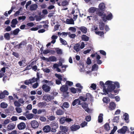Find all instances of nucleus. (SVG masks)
Masks as SVG:
<instances>
[{"instance_id": "1", "label": "nucleus", "mask_w": 134, "mask_h": 134, "mask_svg": "<svg viewBox=\"0 0 134 134\" xmlns=\"http://www.w3.org/2000/svg\"><path fill=\"white\" fill-rule=\"evenodd\" d=\"M105 85H108L107 88L108 91L109 92H111L113 91L115 88V85L118 88L120 87L119 83L117 82H114L110 81H108L105 83Z\"/></svg>"}, {"instance_id": "2", "label": "nucleus", "mask_w": 134, "mask_h": 134, "mask_svg": "<svg viewBox=\"0 0 134 134\" xmlns=\"http://www.w3.org/2000/svg\"><path fill=\"white\" fill-rule=\"evenodd\" d=\"M54 99L53 96H51L48 94H46L43 95L42 99L47 102L50 101Z\"/></svg>"}, {"instance_id": "3", "label": "nucleus", "mask_w": 134, "mask_h": 134, "mask_svg": "<svg viewBox=\"0 0 134 134\" xmlns=\"http://www.w3.org/2000/svg\"><path fill=\"white\" fill-rule=\"evenodd\" d=\"M30 124L32 127L34 129L38 128L39 125L38 122L36 120L31 121L30 122Z\"/></svg>"}, {"instance_id": "4", "label": "nucleus", "mask_w": 134, "mask_h": 134, "mask_svg": "<svg viewBox=\"0 0 134 134\" xmlns=\"http://www.w3.org/2000/svg\"><path fill=\"white\" fill-rule=\"evenodd\" d=\"M36 75L37 77L36 78L35 77H33L32 79H29V81L31 83H32L35 82H37L38 80L39 79L40 77L39 73H37Z\"/></svg>"}, {"instance_id": "5", "label": "nucleus", "mask_w": 134, "mask_h": 134, "mask_svg": "<svg viewBox=\"0 0 134 134\" xmlns=\"http://www.w3.org/2000/svg\"><path fill=\"white\" fill-rule=\"evenodd\" d=\"M82 107L87 112L90 113L91 111V110L89 109L88 108V104L85 103H82L81 104Z\"/></svg>"}, {"instance_id": "6", "label": "nucleus", "mask_w": 134, "mask_h": 134, "mask_svg": "<svg viewBox=\"0 0 134 134\" xmlns=\"http://www.w3.org/2000/svg\"><path fill=\"white\" fill-rule=\"evenodd\" d=\"M100 85L102 87H103V92L104 93H102L103 94H104L105 95H106L107 94H108V92H109L108 91V90H107L105 89V87H104V85H105V84H104V83L102 81H100Z\"/></svg>"}, {"instance_id": "7", "label": "nucleus", "mask_w": 134, "mask_h": 134, "mask_svg": "<svg viewBox=\"0 0 134 134\" xmlns=\"http://www.w3.org/2000/svg\"><path fill=\"white\" fill-rule=\"evenodd\" d=\"M17 127L19 130H22L25 128L26 125L25 123L21 122L18 125Z\"/></svg>"}, {"instance_id": "8", "label": "nucleus", "mask_w": 134, "mask_h": 134, "mask_svg": "<svg viewBox=\"0 0 134 134\" xmlns=\"http://www.w3.org/2000/svg\"><path fill=\"white\" fill-rule=\"evenodd\" d=\"M68 89V87L66 85H64L62 86L60 88V90L64 93L66 92Z\"/></svg>"}, {"instance_id": "9", "label": "nucleus", "mask_w": 134, "mask_h": 134, "mask_svg": "<svg viewBox=\"0 0 134 134\" xmlns=\"http://www.w3.org/2000/svg\"><path fill=\"white\" fill-rule=\"evenodd\" d=\"M127 127L126 126H123L121 129L118 130L117 132H118L121 134H124L127 131Z\"/></svg>"}, {"instance_id": "10", "label": "nucleus", "mask_w": 134, "mask_h": 134, "mask_svg": "<svg viewBox=\"0 0 134 134\" xmlns=\"http://www.w3.org/2000/svg\"><path fill=\"white\" fill-rule=\"evenodd\" d=\"M42 88L46 92H49L50 90V87L46 84L43 85L42 86Z\"/></svg>"}, {"instance_id": "11", "label": "nucleus", "mask_w": 134, "mask_h": 134, "mask_svg": "<svg viewBox=\"0 0 134 134\" xmlns=\"http://www.w3.org/2000/svg\"><path fill=\"white\" fill-rule=\"evenodd\" d=\"M80 127L79 125H73L71 127L70 129L72 131H75L79 129Z\"/></svg>"}, {"instance_id": "12", "label": "nucleus", "mask_w": 134, "mask_h": 134, "mask_svg": "<svg viewBox=\"0 0 134 134\" xmlns=\"http://www.w3.org/2000/svg\"><path fill=\"white\" fill-rule=\"evenodd\" d=\"M55 113L57 115H62L64 114V112L60 109H57Z\"/></svg>"}, {"instance_id": "13", "label": "nucleus", "mask_w": 134, "mask_h": 134, "mask_svg": "<svg viewBox=\"0 0 134 134\" xmlns=\"http://www.w3.org/2000/svg\"><path fill=\"white\" fill-rule=\"evenodd\" d=\"M51 130V127L49 126L48 125L46 126L43 128V131L46 133L49 132Z\"/></svg>"}, {"instance_id": "14", "label": "nucleus", "mask_w": 134, "mask_h": 134, "mask_svg": "<svg viewBox=\"0 0 134 134\" xmlns=\"http://www.w3.org/2000/svg\"><path fill=\"white\" fill-rule=\"evenodd\" d=\"M24 115L26 116V118L28 120H30L32 119L34 116V115L32 114H27L26 113Z\"/></svg>"}, {"instance_id": "15", "label": "nucleus", "mask_w": 134, "mask_h": 134, "mask_svg": "<svg viewBox=\"0 0 134 134\" xmlns=\"http://www.w3.org/2000/svg\"><path fill=\"white\" fill-rule=\"evenodd\" d=\"M60 130H61L60 131H62L65 132V134H66V132L68 131V129L66 126H60Z\"/></svg>"}, {"instance_id": "16", "label": "nucleus", "mask_w": 134, "mask_h": 134, "mask_svg": "<svg viewBox=\"0 0 134 134\" xmlns=\"http://www.w3.org/2000/svg\"><path fill=\"white\" fill-rule=\"evenodd\" d=\"M57 61V58L54 56H52L50 57L48 59H47V62L51 61L52 62H56Z\"/></svg>"}, {"instance_id": "17", "label": "nucleus", "mask_w": 134, "mask_h": 134, "mask_svg": "<svg viewBox=\"0 0 134 134\" xmlns=\"http://www.w3.org/2000/svg\"><path fill=\"white\" fill-rule=\"evenodd\" d=\"M15 126L14 124L11 123L7 126V129L8 130H12L15 128Z\"/></svg>"}, {"instance_id": "18", "label": "nucleus", "mask_w": 134, "mask_h": 134, "mask_svg": "<svg viewBox=\"0 0 134 134\" xmlns=\"http://www.w3.org/2000/svg\"><path fill=\"white\" fill-rule=\"evenodd\" d=\"M80 44L79 43L76 44L74 46V49L77 52H78L80 50L81 48L80 47Z\"/></svg>"}, {"instance_id": "19", "label": "nucleus", "mask_w": 134, "mask_h": 134, "mask_svg": "<svg viewBox=\"0 0 134 134\" xmlns=\"http://www.w3.org/2000/svg\"><path fill=\"white\" fill-rule=\"evenodd\" d=\"M116 107L115 104L113 102H110L109 104V108L110 110H112L114 109Z\"/></svg>"}, {"instance_id": "20", "label": "nucleus", "mask_w": 134, "mask_h": 134, "mask_svg": "<svg viewBox=\"0 0 134 134\" xmlns=\"http://www.w3.org/2000/svg\"><path fill=\"white\" fill-rule=\"evenodd\" d=\"M77 27L84 33L85 34L87 32V29L85 26H82L79 27Z\"/></svg>"}, {"instance_id": "21", "label": "nucleus", "mask_w": 134, "mask_h": 134, "mask_svg": "<svg viewBox=\"0 0 134 134\" xmlns=\"http://www.w3.org/2000/svg\"><path fill=\"white\" fill-rule=\"evenodd\" d=\"M77 104H78V105H80L81 104V101L79 98L74 100L72 104V105L73 106Z\"/></svg>"}, {"instance_id": "22", "label": "nucleus", "mask_w": 134, "mask_h": 134, "mask_svg": "<svg viewBox=\"0 0 134 134\" xmlns=\"http://www.w3.org/2000/svg\"><path fill=\"white\" fill-rule=\"evenodd\" d=\"M65 23L67 24L73 25L74 24V21L72 19H67L66 20Z\"/></svg>"}, {"instance_id": "23", "label": "nucleus", "mask_w": 134, "mask_h": 134, "mask_svg": "<svg viewBox=\"0 0 134 134\" xmlns=\"http://www.w3.org/2000/svg\"><path fill=\"white\" fill-rule=\"evenodd\" d=\"M42 82L44 83H47L49 86L52 85L54 84V83L52 81H49L46 79H44L42 81Z\"/></svg>"}, {"instance_id": "24", "label": "nucleus", "mask_w": 134, "mask_h": 134, "mask_svg": "<svg viewBox=\"0 0 134 134\" xmlns=\"http://www.w3.org/2000/svg\"><path fill=\"white\" fill-rule=\"evenodd\" d=\"M47 105V103L45 102H39L37 104L38 106L40 108L46 106Z\"/></svg>"}, {"instance_id": "25", "label": "nucleus", "mask_w": 134, "mask_h": 134, "mask_svg": "<svg viewBox=\"0 0 134 134\" xmlns=\"http://www.w3.org/2000/svg\"><path fill=\"white\" fill-rule=\"evenodd\" d=\"M38 7V6L36 4H33L30 6V9L31 10H36Z\"/></svg>"}, {"instance_id": "26", "label": "nucleus", "mask_w": 134, "mask_h": 134, "mask_svg": "<svg viewBox=\"0 0 134 134\" xmlns=\"http://www.w3.org/2000/svg\"><path fill=\"white\" fill-rule=\"evenodd\" d=\"M99 9L101 10H103L105 8V4L103 3H101L99 4L98 6Z\"/></svg>"}, {"instance_id": "27", "label": "nucleus", "mask_w": 134, "mask_h": 134, "mask_svg": "<svg viewBox=\"0 0 134 134\" xmlns=\"http://www.w3.org/2000/svg\"><path fill=\"white\" fill-rule=\"evenodd\" d=\"M50 125L51 127H54V128H57L58 126V124L55 121L52 122L51 123Z\"/></svg>"}, {"instance_id": "28", "label": "nucleus", "mask_w": 134, "mask_h": 134, "mask_svg": "<svg viewBox=\"0 0 134 134\" xmlns=\"http://www.w3.org/2000/svg\"><path fill=\"white\" fill-rule=\"evenodd\" d=\"M98 15L102 17V18H103L104 21H106V19L105 18V17H106L105 14H104L103 13L100 12L98 14Z\"/></svg>"}, {"instance_id": "29", "label": "nucleus", "mask_w": 134, "mask_h": 134, "mask_svg": "<svg viewBox=\"0 0 134 134\" xmlns=\"http://www.w3.org/2000/svg\"><path fill=\"white\" fill-rule=\"evenodd\" d=\"M20 30L19 28H17L15 30L11 32V34H13L14 35H17L19 33Z\"/></svg>"}, {"instance_id": "30", "label": "nucleus", "mask_w": 134, "mask_h": 134, "mask_svg": "<svg viewBox=\"0 0 134 134\" xmlns=\"http://www.w3.org/2000/svg\"><path fill=\"white\" fill-rule=\"evenodd\" d=\"M96 10V8L95 7H92L90 8L88 11L90 13H93Z\"/></svg>"}, {"instance_id": "31", "label": "nucleus", "mask_w": 134, "mask_h": 134, "mask_svg": "<svg viewBox=\"0 0 134 134\" xmlns=\"http://www.w3.org/2000/svg\"><path fill=\"white\" fill-rule=\"evenodd\" d=\"M69 107V103L68 102H64L63 105V106L61 107L63 108L64 109L63 107H64V108H68Z\"/></svg>"}, {"instance_id": "32", "label": "nucleus", "mask_w": 134, "mask_h": 134, "mask_svg": "<svg viewBox=\"0 0 134 134\" xmlns=\"http://www.w3.org/2000/svg\"><path fill=\"white\" fill-rule=\"evenodd\" d=\"M58 38V36L55 35H53L51 37V38L53 40L51 41L52 43L54 44L56 42V40Z\"/></svg>"}, {"instance_id": "33", "label": "nucleus", "mask_w": 134, "mask_h": 134, "mask_svg": "<svg viewBox=\"0 0 134 134\" xmlns=\"http://www.w3.org/2000/svg\"><path fill=\"white\" fill-rule=\"evenodd\" d=\"M103 115L102 114H100L98 117V121L99 123H101L103 121Z\"/></svg>"}, {"instance_id": "34", "label": "nucleus", "mask_w": 134, "mask_h": 134, "mask_svg": "<svg viewBox=\"0 0 134 134\" xmlns=\"http://www.w3.org/2000/svg\"><path fill=\"white\" fill-rule=\"evenodd\" d=\"M8 105L5 102H2L1 104V107L3 108H5L7 107Z\"/></svg>"}, {"instance_id": "35", "label": "nucleus", "mask_w": 134, "mask_h": 134, "mask_svg": "<svg viewBox=\"0 0 134 134\" xmlns=\"http://www.w3.org/2000/svg\"><path fill=\"white\" fill-rule=\"evenodd\" d=\"M66 121V118L64 117H63L61 118L60 119V123L61 124H64L65 122Z\"/></svg>"}, {"instance_id": "36", "label": "nucleus", "mask_w": 134, "mask_h": 134, "mask_svg": "<svg viewBox=\"0 0 134 134\" xmlns=\"http://www.w3.org/2000/svg\"><path fill=\"white\" fill-rule=\"evenodd\" d=\"M82 40L85 41H87L89 40V38L86 35H83L82 36Z\"/></svg>"}, {"instance_id": "37", "label": "nucleus", "mask_w": 134, "mask_h": 134, "mask_svg": "<svg viewBox=\"0 0 134 134\" xmlns=\"http://www.w3.org/2000/svg\"><path fill=\"white\" fill-rule=\"evenodd\" d=\"M10 120L8 119H7L5 120L3 123V126H5L7 124L10 122Z\"/></svg>"}, {"instance_id": "38", "label": "nucleus", "mask_w": 134, "mask_h": 134, "mask_svg": "<svg viewBox=\"0 0 134 134\" xmlns=\"http://www.w3.org/2000/svg\"><path fill=\"white\" fill-rule=\"evenodd\" d=\"M4 37L7 40H9L10 39V35L8 33H5L4 35Z\"/></svg>"}, {"instance_id": "39", "label": "nucleus", "mask_w": 134, "mask_h": 134, "mask_svg": "<svg viewBox=\"0 0 134 134\" xmlns=\"http://www.w3.org/2000/svg\"><path fill=\"white\" fill-rule=\"evenodd\" d=\"M104 102L106 103H108L109 102V98L107 97H105L103 98V100Z\"/></svg>"}, {"instance_id": "40", "label": "nucleus", "mask_w": 134, "mask_h": 134, "mask_svg": "<svg viewBox=\"0 0 134 134\" xmlns=\"http://www.w3.org/2000/svg\"><path fill=\"white\" fill-rule=\"evenodd\" d=\"M104 128L107 131H108L110 130V127L108 123H106L104 125Z\"/></svg>"}, {"instance_id": "41", "label": "nucleus", "mask_w": 134, "mask_h": 134, "mask_svg": "<svg viewBox=\"0 0 134 134\" xmlns=\"http://www.w3.org/2000/svg\"><path fill=\"white\" fill-rule=\"evenodd\" d=\"M66 121L69 123L73 121V120L70 118H68L67 116L66 117Z\"/></svg>"}, {"instance_id": "42", "label": "nucleus", "mask_w": 134, "mask_h": 134, "mask_svg": "<svg viewBox=\"0 0 134 134\" xmlns=\"http://www.w3.org/2000/svg\"><path fill=\"white\" fill-rule=\"evenodd\" d=\"M15 110L18 113H21L22 111L21 108L19 107H17L15 108Z\"/></svg>"}, {"instance_id": "43", "label": "nucleus", "mask_w": 134, "mask_h": 134, "mask_svg": "<svg viewBox=\"0 0 134 134\" xmlns=\"http://www.w3.org/2000/svg\"><path fill=\"white\" fill-rule=\"evenodd\" d=\"M123 117L125 120H127L129 119V115L126 113H125L124 114Z\"/></svg>"}, {"instance_id": "44", "label": "nucleus", "mask_w": 134, "mask_h": 134, "mask_svg": "<svg viewBox=\"0 0 134 134\" xmlns=\"http://www.w3.org/2000/svg\"><path fill=\"white\" fill-rule=\"evenodd\" d=\"M117 129V128L116 126H114V127L113 129L112 130L110 133V134H114V132L116 131Z\"/></svg>"}, {"instance_id": "45", "label": "nucleus", "mask_w": 134, "mask_h": 134, "mask_svg": "<svg viewBox=\"0 0 134 134\" xmlns=\"http://www.w3.org/2000/svg\"><path fill=\"white\" fill-rule=\"evenodd\" d=\"M98 69V66L96 64H94L92 66V70L93 71L96 70Z\"/></svg>"}, {"instance_id": "46", "label": "nucleus", "mask_w": 134, "mask_h": 134, "mask_svg": "<svg viewBox=\"0 0 134 134\" xmlns=\"http://www.w3.org/2000/svg\"><path fill=\"white\" fill-rule=\"evenodd\" d=\"M60 41L61 43H62L63 44L66 45L67 43L62 38H60Z\"/></svg>"}, {"instance_id": "47", "label": "nucleus", "mask_w": 134, "mask_h": 134, "mask_svg": "<svg viewBox=\"0 0 134 134\" xmlns=\"http://www.w3.org/2000/svg\"><path fill=\"white\" fill-rule=\"evenodd\" d=\"M14 104L15 106L19 107L21 106V104L18 101H15L14 102Z\"/></svg>"}, {"instance_id": "48", "label": "nucleus", "mask_w": 134, "mask_h": 134, "mask_svg": "<svg viewBox=\"0 0 134 134\" xmlns=\"http://www.w3.org/2000/svg\"><path fill=\"white\" fill-rule=\"evenodd\" d=\"M105 19L107 20H110L112 18V15L111 14H110L108 15L107 16H106V17H105Z\"/></svg>"}, {"instance_id": "49", "label": "nucleus", "mask_w": 134, "mask_h": 134, "mask_svg": "<svg viewBox=\"0 0 134 134\" xmlns=\"http://www.w3.org/2000/svg\"><path fill=\"white\" fill-rule=\"evenodd\" d=\"M90 88L93 90H95L96 89V85L94 83H92L91 84Z\"/></svg>"}, {"instance_id": "50", "label": "nucleus", "mask_w": 134, "mask_h": 134, "mask_svg": "<svg viewBox=\"0 0 134 134\" xmlns=\"http://www.w3.org/2000/svg\"><path fill=\"white\" fill-rule=\"evenodd\" d=\"M26 43L25 42L22 41L19 44V48H20L22 47L21 46L25 45Z\"/></svg>"}, {"instance_id": "51", "label": "nucleus", "mask_w": 134, "mask_h": 134, "mask_svg": "<svg viewBox=\"0 0 134 134\" xmlns=\"http://www.w3.org/2000/svg\"><path fill=\"white\" fill-rule=\"evenodd\" d=\"M104 25L103 23H100L99 28L101 30H103L104 28Z\"/></svg>"}, {"instance_id": "52", "label": "nucleus", "mask_w": 134, "mask_h": 134, "mask_svg": "<svg viewBox=\"0 0 134 134\" xmlns=\"http://www.w3.org/2000/svg\"><path fill=\"white\" fill-rule=\"evenodd\" d=\"M69 30L73 32H75L76 31V29L75 27H70L69 28Z\"/></svg>"}, {"instance_id": "53", "label": "nucleus", "mask_w": 134, "mask_h": 134, "mask_svg": "<svg viewBox=\"0 0 134 134\" xmlns=\"http://www.w3.org/2000/svg\"><path fill=\"white\" fill-rule=\"evenodd\" d=\"M71 91L74 93H76L77 92V90L74 87H72L70 89Z\"/></svg>"}, {"instance_id": "54", "label": "nucleus", "mask_w": 134, "mask_h": 134, "mask_svg": "<svg viewBox=\"0 0 134 134\" xmlns=\"http://www.w3.org/2000/svg\"><path fill=\"white\" fill-rule=\"evenodd\" d=\"M25 61V60H23L21 61H19L18 62V64L20 66H23V65L24 64Z\"/></svg>"}, {"instance_id": "55", "label": "nucleus", "mask_w": 134, "mask_h": 134, "mask_svg": "<svg viewBox=\"0 0 134 134\" xmlns=\"http://www.w3.org/2000/svg\"><path fill=\"white\" fill-rule=\"evenodd\" d=\"M55 76L58 79V80H62V76L58 74H55Z\"/></svg>"}, {"instance_id": "56", "label": "nucleus", "mask_w": 134, "mask_h": 134, "mask_svg": "<svg viewBox=\"0 0 134 134\" xmlns=\"http://www.w3.org/2000/svg\"><path fill=\"white\" fill-rule=\"evenodd\" d=\"M61 4L63 6H65L68 4V2L66 1H64L62 2Z\"/></svg>"}, {"instance_id": "57", "label": "nucleus", "mask_w": 134, "mask_h": 134, "mask_svg": "<svg viewBox=\"0 0 134 134\" xmlns=\"http://www.w3.org/2000/svg\"><path fill=\"white\" fill-rule=\"evenodd\" d=\"M42 70L43 71L47 73L50 72L51 71V70L50 69L47 68H43Z\"/></svg>"}, {"instance_id": "58", "label": "nucleus", "mask_w": 134, "mask_h": 134, "mask_svg": "<svg viewBox=\"0 0 134 134\" xmlns=\"http://www.w3.org/2000/svg\"><path fill=\"white\" fill-rule=\"evenodd\" d=\"M68 67V65H62L61 68L63 69L62 70L63 71H66V69Z\"/></svg>"}, {"instance_id": "59", "label": "nucleus", "mask_w": 134, "mask_h": 134, "mask_svg": "<svg viewBox=\"0 0 134 134\" xmlns=\"http://www.w3.org/2000/svg\"><path fill=\"white\" fill-rule=\"evenodd\" d=\"M48 119L50 121H53L55 119V117L53 116H49L48 117Z\"/></svg>"}, {"instance_id": "60", "label": "nucleus", "mask_w": 134, "mask_h": 134, "mask_svg": "<svg viewBox=\"0 0 134 134\" xmlns=\"http://www.w3.org/2000/svg\"><path fill=\"white\" fill-rule=\"evenodd\" d=\"M18 21L17 19H13L11 22L12 24H13L16 25L18 23Z\"/></svg>"}, {"instance_id": "61", "label": "nucleus", "mask_w": 134, "mask_h": 134, "mask_svg": "<svg viewBox=\"0 0 134 134\" xmlns=\"http://www.w3.org/2000/svg\"><path fill=\"white\" fill-rule=\"evenodd\" d=\"M95 33L96 34L98 35H99L100 36H102L104 34V33L102 31H100V32L96 31Z\"/></svg>"}, {"instance_id": "62", "label": "nucleus", "mask_w": 134, "mask_h": 134, "mask_svg": "<svg viewBox=\"0 0 134 134\" xmlns=\"http://www.w3.org/2000/svg\"><path fill=\"white\" fill-rule=\"evenodd\" d=\"M56 52L58 54H62V51L61 49H58L56 51Z\"/></svg>"}, {"instance_id": "63", "label": "nucleus", "mask_w": 134, "mask_h": 134, "mask_svg": "<svg viewBox=\"0 0 134 134\" xmlns=\"http://www.w3.org/2000/svg\"><path fill=\"white\" fill-rule=\"evenodd\" d=\"M87 123L85 121H84L82 122L81 125V126L82 127H83L86 126L87 124Z\"/></svg>"}, {"instance_id": "64", "label": "nucleus", "mask_w": 134, "mask_h": 134, "mask_svg": "<svg viewBox=\"0 0 134 134\" xmlns=\"http://www.w3.org/2000/svg\"><path fill=\"white\" fill-rule=\"evenodd\" d=\"M66 84L67 85H68L70 86H71L72 85L73 83L72 82L67 81L66 82Z\"/></svg>"}]
</instances>
